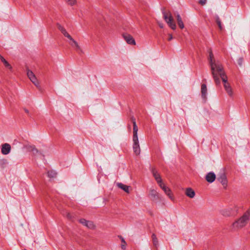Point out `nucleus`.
I'll return each instance as SVG.
<instances>
[{
    "label": "nucleus",
    "instance_id": "7",
    "mask_svg": "<svg viewBox=\"0 0 250 250\" xmlns=\"http://www.w3.org/2000/svg\"><path fill=\"white\" fill-rule=\"evenodd\" d=\"M217 180L222 184L224 188H226L228 185V180L224 172H220L217 175Z\"/></svg>",
    "mask_w": 250,
    "mask_h": 250
},
{
    "label": "nucleus",
    "instance_id": "29",
    "mask_svg": "<svg viewBox=\"0 0 250 250\" xmlns=\"http://www.w3.org/2000/svg\"><path fill=\"white\" fill-rule=\"evenodd\" d=\"M32 152L34 155H36L39 153V151L36 148V147L35 146L34 148H33V149H32Z\"/></svg>",
    "mask_w": 250,
    "mask_h": 250
},
{
    "label": "nucleus",
    "instance_id": "18",
    "mask_svg": "<svg viewBox=\"0 0 250 250\" xmlns=\"http://www.w3.org/2000/svg\"><path fill=\"white\" fill-rule=\"evenodd\" d=\"M216 179V175L214 173L210 172L207 173L206 176V180L208 183H211L213 182Z\"/></svg>",
    "mask_w": 250,
    "mask_h": 250
},
{
    "label": "nucleus",
    "instance_id": "2",
    "mask_svg": "<svg viewBox=\"0 0 250 250\" xmlns=\"http://www.w3.org/2000/svg\"><path fill=\"white\" fill-rule=\"evenodd\" d=\"M250 220V208L242 216L236 219L231 225V229L237 230L247 226Z\"/></svg>",
    "mask_w": 250,
    "mask_h": 250
},
{
    "label": "nucleus",
    "instance_id": "16",
    "mask_svg": "<svg viewBox=\"0 0 250 250\" xmlns=\"http://www.w3.org/2000/svg\"><path fill=\"white\" fill-rule=\"evenodd\" d=\"M131 121L133 123V138H138L137 132H138V127L136 125V120L134 117H131Z\"/></svg>",
    "mask_w": 250,
    "mask_h": 250
},
{
    "label": "nucleus",
    "instance_id": "13",
    "mask_svg": "<svg viewBox=\"0 0 250 250\" xmlns=\"http://www.w3.org/2000/svg\"><path fill=\"white\" fill-rule=\"evenodd\" d=\"M79 222L83 224V226L86 227L87 228L93 229L94 228L95 226L93 223L90 221L86 220L84 219H81L79 220Z\"/></svg>",
    "mask_w": 250,
    "mask_h": 250
},
{
    "label": "nucleus",
    "instance_id": "5",
    "mask_svg": "<svg viewBox=\"0 0 250 250\" xmlns=\"http://www.w3.org/2000/svg\"><path fill=\"white\" fill-rule=\"evenodd\" d=\"M238 208L235 205H232L221 210L222 215L226 217L235 215L238 212Z\"/></svg>",
    "mask_w": 250,
    "mask_h": 250
},
{
    "label": "nucleus",
    "instance_id": "24",
    "mask_svg": "<svg viewBox=\"0 0 250 250\" xmlns=\"http://www.w3.org/2000/svg\"><path fill=\"white\" fill-rule=\"evenodd\" d=\"M47 175L49 178H54L57 175V173L54 170H50L47 172Z\"/></svg>",
    "mask_w": 250,
    "mask_h": 250
},
{
    "label": "nucleus",
    "instance_id": "36",
    "mask_svg": "<svg viewBox=\"0 0 250 250\" xmlns=\"http://www.w3.org/2000/svg\"><path fill=\"white\" fill-rule=\"evenodd\" d=\"M24 250H27L25 249Z\"/></svg>",
    "mask_w": 250,
    "mask_h": 250
},
{
    "label": "nucleus",
    "instance_id": "10",
    "mask_svg": "<svg viewBox=\"0 0 250 250\" xmlns=\"http://www.w3.org/2000/svg\"><path fill=\"white\" fill-rule=\"evenodd\" d=\"M150 171L158 185L160 186L162 184V180L160 175L158 173L156 168L155 167H151Z\"/></svg>",
    "mask_w": 250,
    "mask_h": 250
},
{
    "label": "nucleus",
    "instance_id": "21",
    "mask_svg": "<svg viewBox=\"0 0 250 250\" xmlns=\"http://www.w3.org/2000/svg\"><path fill=\"white\" fill-rule=\"evenodd\" d=\"M176 19L177 21V23L181 29H183L184 28V24L182 21V18L180 15L178 13L176 15Z\"/></svg>",
    "mask_w": 250,
    "mask_h": 250
},
{
    "label": "nucleus",
    "instance_id": "20",
    "mask_svg": "<svg viewBox=\"0 0 250 250\" xmlns=\"http://www.w3.org/2000/svg\"><path fill=\"white\" fill-rule=\"evenodd\" d=\"M117 186L118 188H121L124 191H125L126 193H129V188H130L129 186H128L127 185H124L121 183H119L117 184Z\"/></svg>",
    "mask_w": 250,
    "mask_h": 250
},
{
    "label": "nucleus",
    "instance_id": "28",
    "mask_svg": "<svg viewBox=\"0 0 250 250\" xmlns=\"http://www.w3.org/2000/svg\"><path fill=\"white\" fill-rule=\"evenodd\" d=\"M70 5H73L76 3V0H65Z\"/></svg>",
    "mask_w": 250,
    "mask_h": 250
},
{
    "label": "nucleus",
    "instance_id": "9",
    "mask_svg": "<svg viewBox=\"0 0 250 250\" xmlns=\"http://www.w3.org/2000/svg\"><path fill=\"white\" fill-rule=\"evenodd\" d=\"M133 140V151L136 155H138L140 154L141 149L139 144L138 138H132Z\"/></svg>",
    "mask_w": 250,
    "mask_h": 250
},
{
    "label": "nucleus",
    "instance_id": "12",
    "mask_svg": "<svg viewBox=\"0 0 250 250\" xmlns=\"http://www.w3.org/2000/svg\"><path fill=\"white\" fill-rule=\"evenodd\" d=\"M11 146L8 143H5L1 145V152L3 155H7L11 151Z\"/></svg>",
    "mask_w": 250,
    "mask_h": 250
},
{
    "label": "nucleus",
    "instance_id": "17",
    "mask_svg": "<svg viewBox=\"0 0 250 250\" xmlns=\"http://www.w3.org/2000/svg\"><path fill=\"white\" fill-rule=\"evenodd\" d=\"M149 196H150L151 200L153 201H156L159 199V194L156 191V190L151 189L149 191Z\"/></svg>",
    "mask_w": 250,
    "mask_h": 250
},
{
    "label": "nucleus",
    "instance_id": "22",
    "mask_svg": "<svg viewBox=\"0 0 250 250\" xmlns=\"http://www.w3.org/2000/svg\"><path fill=\"white\" fill-rule=\"evenodd\" d=\"M0 59L1 61L2 62L4 63L5 67L9 68L10 69H12V66L10 65V64L8 63V62L5 60V59L0 55Z\"/></svg>",
    "mask_w": 250,
    "mask_h": 250
},
{
    "label": "nucleus",
    "instance_id": "26",
    "mask_svg": "<svg viewBox=\"0 0 250 250\" xmlns=\"http://www.w3.org/2000/svg\"><path fill=\"white\" fill-rule=\"evenodd\" d=\"M120 238L121 239V242L122 243L121 245V248L123 250H125V249L126 242L125 239L122 236H120Z\"/></svg>",
    "mask_w": 250,
    "mask_h": 250
},
{
    "label": "nucleus",
    "instance_id": "31",
    "mask_svg": "<svg viewBox=\"0 0 250 250\" xmlns=\"http://www.w3.org/2000/svg\"><path fill=\"white\" fill-rule=\"evenodd\" d=\"M207 2V0H199V3L202 5H205Z\"/></svg>",
    "mask_w": 250,
    "mask_h": 250
},
{
    "label": "nucleus",
    "instance_id": "11",
    "mask_svg": "<svg viewBox=\"0 0 250 250\" xmlns=\"http://www.w3.org/2000/svg\"><path fill=\"white\" fill-rule=\"evenodd\" d=\"M123 37L126 42L131 45L135 44V41L131 35L129 34L125 33L123 34Z\"/></svg>",
    "mask_w": 250,
    "mask_h": 250
},
{
    "label": "nucleus",
    "instance_id": "3",
    "mask_svg": "<svg viewBox=\"0 0 250 250\" xmlns=\"http://www.w3.org/2000/svg\"><path fill=\"white\" fill-rule=\"evenodd\" d=\"M219 76L221 78L224 83V87L226 92L230 98H232L233 96V92L229 83L228 82V77L224 69L218 72V77ZM218 78H219V77Z\"/></svg>",
    "mask_w": 250,
    "mask_h": 250
},
{
    "label": "nucleus",
    "instance_id": "6",
    "mask_svg": "<svg viewBox=\"0 0 250 250\" xmlns=\"http://www.w3.org/2000/svg\"><path fill=\"white\" fill-rule=\"evenodd\" d=\"M162 13L164 19L166 22L172 30H175L176 28V25L175 23L174 22L173 18L171 13L169 12L166 13L165 11H163Z\"/></svg>",
    "mask_w": 250,
    "mask_h": 250
},
{
    "label": "nucleus",
    "instance_id": "19",
    "mask_svg": "<svg viewBox=\"0 0 250 250\" xmlns=\"http://www.w3.org/2000/svg\"><path fill=\"white\" fill-rule=\"evenodd\" d=\"M186 195L189 198H193L195 195L194 191L191 188H187L186 190Z\"/></svg>",
    "mask_w": 250,
    "mask_h": 250
},
{
    "label": "nucleus",
    "instance_id": "25",
    "mask_svg": "<svg viewBox=\"0 0 250 250\" xmlns=\"http://www.w3.org/2000/svg\"><path fill=\"white\" fill-rule=\"evenodd\" d=\"M216 22L219 29L220 30H222L223 27L222 25L221 21L220 18H219V17H218V16L216 17Z\"/></svg>",
    "mask_w": 250,
    "mask_h": 250
},
{
    "label": "nucleus",
    "instance_id": "32",
    "mask_svg": "<svg viewBox=\"0 0 250 250\" xmlns=\"http://www.w3.org/2000/svg\"><path fill=\"white\" fill-rule=\"evenodd\" d=\"M168 36H169V38L168 39V40L169 41H171L173 39V37H172V36L171 34H169Z\"/></svg>",
    "mask_w": 250,
    "mask_h": 250
},
{
    "label": "nucleus",
    "instance_id": "15",
    "mask_svg": "<svg viewBox=\"0 0 250 250\" xmlns=\"http://www.w3.org/2000/svg\"><path fill=\"white\" fill-rule=\"evenodd\" d=\"M207 91L206 84L205 83L202 84L201 88V96L204 102H206L207 99Z\"/></svg>",
    "mask_w": 250,
    "mask_h": 250
},
{
    "label": "nucleus",
    "instance_id": "8",
    "mask_svg": "<svg viewBox=\"0 0 250 250\" xmlns=\"http://www.w3.org/2000/svg\"><path fill=\"white\" fill-rule=\"evenodd\" d=\"M27 75L29 79L34 84V85L36 86L39 89H40V86L39 83L33 72L28 70L27 72Z\"/></svg>",
    "mask_w": 250,
    "mask_h": 250
},
{
    "label": "nucleus",
    "instance_id": "14",
    "mask_svg": "<svg viewBox=\"0 0 250 250\" xmlns=\"http://www.w3.org/2000/svg\"><path fill=\"white\" fill-rule=\"evenodd\" d=\"M159 186L171 200L173 199V197L172 196V194L171 193V191L169 188L166 187L163 183Z\"/></svg>",
    "mask_w": 250,
    "mask_h": 250
},
{
    "label": "nucleus",
    "instance_id": "27",
    "mask_svg": "<svg viewBox=\"0 0 250 250\" xmlns=\"http://www.w3.org/2000/svg\"><path fill=\"white\" fill-rule=\"evenodd\" d=\"M35 146L34 145H27L25 146V147L26 148L27 150L30 152L32 151V149L34 148Z\"/></svg>",
    "mask_w": 250,
    "mask_h": 250
},
{
    "label": "nucleus",
    "instance_id": "35",
    "mask_svg": "<svg viewBox=\"0 0 250 250\" xmlns=\"http://www.w3.org/2000/svg\"><path fill=\"white\" fill-rule=\"evenodd\" d=\"M67 217H68V218H70V215L69 213H68V214H67Z\"/></svg>",
    "mask_w": 250,
    "mask_h": 250
},
{
    "label": "nucleus",
    "instance_id": "34",
    "mask_svg": "<svg viewBox=\"0 0 250 250\" xmlns=\"http://www.w3.org/2000/svg\"><path fill=\"white\" fill-rule=\"evenodd\" d=\"M24 110V111H25L26 113H27V114H28V113H29V110H28V109H27L25 108Z\"/></svg>",
    "mask_w": 250,
    "mask_h": 250
},
{
    "label": "nucleus",
    "instance_id": "1",
    "mask_svg": "<svg viewBox=\"0 0 250 250\" xmlns=\"http://www.w3.org/2000/svg\"><path fill=\"white\" fill-rule=\"evenodd\" d=\"M208 52L209 54L208 60L212 77L216 85H219L221 82L218 77V72L224 69L223 66L219 62L213 60V54L211 48L208 49Z\"/></svg>",
    "mask_w": 250,
    "mask_h": 250
},
{
    "label": "nucleus",
    "instance_id": "30",
    "mask_svg": "<svg viewBox=\"0 0 250 250\" xmlns=\"http://www.w3.org/2000/svg\"><path fill=\"white\" fill-rule=\"evenodd\" d=\"M243 60L242 58H240L237 61L238 64L241 66L243 64Z\"/></svg>",
    "mask_w": 250,
    "mask_h": 250
},
{
    "label": "nucleus",
    "instance_id": "33",
    "mask_svg": "<svg viewBox=\"0 0 250 250\" xmlns=\"http://www.w3.org/2000/svg\"><path fill=\"white\" fill-rule=\"evenodd\" d=\"M159 26L160 28H163L164 27L163 24L160 22H158Z\"/></svg>",
    "mask_w": 250,
    "mask_h": 250
},
{
    "label": "nucleus",
    "instance_id": "4",
    "mask_svg": "<svg viewBox=\"0 0 250 250\" xmlns=\"http://www.w3.org/2000/svg\"><path fill=\"white\" fill-rule=\"evenodd\" d=\"M57 27L59 29V30L61 31L62 33L66 38H67L68 39H69L71 41H72V43H70L71 45L73 46H75L76 47V49L77 50H81V49L80 46L79 45L78 42L75 41L72 37L67 33L66 30L65 29V28L62 27L61 24L58 23L57 24Z\"/></svg>",
    "mask_w": 250,
    "mask_h": 250
},
{
    "label": "nucleus",
    "instance_id": "23",
    "mask_svg": "<svg viewBox=\"0 0 250 250\" xmlns=\"http://www.w3.org/2000/svg\"><path fill=\"white\" fill-rule=\"evenodd\" d=\"M152 241H153V245L156 248H157V247L158 246V245H159V243H158V241L157 238L155 234H154V233L152 234Z\"/></svg>",
    "mask_w": 250,
    "mask_h": 250
}]
</instances>
